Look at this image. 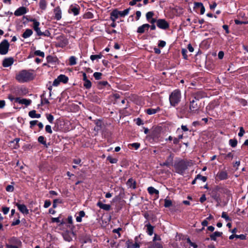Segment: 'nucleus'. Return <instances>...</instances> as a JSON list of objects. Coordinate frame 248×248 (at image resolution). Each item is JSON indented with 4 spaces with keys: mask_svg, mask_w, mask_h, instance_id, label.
Returning a JSON list of instances; mask_svg holds the SVG:
<instances>
[{
    "mask_svg": "<svg viewBox=\"0 0 248 248\" xmlns=\"http://www.w3.org/2000/svg\"><path fill=\"white\" fill-rule=\"evenodd\" d=\"M35 76L32 70H22L17 73L16 79L20 83H25L33 80Z\"/></svg>",
    "mask_w": 248,
    "mask_h": 248,
    "instance_id": "obj_1",
    "label": "nucleus"
},
{
    "mask_svg": "<svg viewBox=\"0 0 248 248\" xmlns=\"http://www.w3.org/2000/svg\"><path fill=\"white\" fill-rule=\"evenodd\" d=\"M181 98V92L179 90L173 91L170 95V104L172 106H175L180 101Z\"/></svg>",
    "mask_w": 248,
    "mask_h": 248,
    "instance_id": "obj_2",
    "label": "nucleus"
},
{
    "mask_svg": "<svg viewBox=\"0 0 248 248\" xmlns=\"http://www.w3.org/2000/svg\"><path fill=\"white\" fill-rule=\"evenodd\" d=\"M130 10V8H127L123 11H119L117 9L113 10L110 13L111 20L115 21L119 17H124L129 14Z\"/></svg>",
    "mask_w": 248,
    "mask_h": 248,
    "instance_id": "obj_3",
    "label": "nucleus"
},
{
    "mask_svg": "<svg viewBox=\"0 0 248 248\" xmlns=\"http://www.w3.org/2000/svg\"><path fill=\"white\" fill-rule=\"evenodd\" d=\"M175 171L181 175H184L188 168L187 163L184 160H181L174 164Z\"/></svg>",
    "mask_w": 248,
    "mask_h": 248,
    "instance_id": "obj_4",
    "label": "nucleus"
},
{
    "mask_svg": "<svg viewBox=\"0 0 248 248\" xmlns=\"http://www.w3.org/2000/svg\"><path fill=\"white\" fill-rule=\"evenodd\" d=\"M30 21L33 22L32 27L38 36H49L50 35V33L47 30H46L44 32L41 31L39 27L40 25L39 22L37 21L35 19H31Z\"/></svg>",
    "mask_w": 248,
    "mask_h": 248,
    "instance_id": "obj_5",
    "label": "nucleus"
},
{
    "mask_svg": "<svg viewBox=\"0 0 248 248\" xmlns=\"http://www.w3.org/2000/svg\"><path fill=\"white\" fill-rule=\"evenodd\" d=\"M9 46V43L7 40H3L0 43V54H6L8 52Z\"/></svg>",
    "mask_w": 248,
    "mask_h": 248,
    "instance_id": "obj_6",
    "label": "nucleus"
},
{
    "mask_svg": "<svg viewBox=\"0 0 248 248\" xmlns=\"http://www.w3.org/2000/svg\"><path fill=\"white\" fill-rule=\"evenodd\" d=\"M157 26L161 29L166 30L169 28V24L163 19H159L156 21Z\"/></svg>",
    "mask_w": 248,
    "mask_h": 248,
    "instance_id": "obj_7",
    "label": "nucleus"
},
{
    "mask_svg": "<svg viewBox=\"0 0 248 248\" xmlns=\"http://www.w3.org/2000/svg\"><path fill=\"white\" fill-rule=\"evenodd\" d=\"M58 42L56 45L57 46L64 47L68 44V40L63 36H60L58 38Z\"/></svg>",
    "mask_w": 248,
    "mask_h": 248,
    "instance_id": "obj_8",
    "label": "nucleus"
},
{
    "mask_svg": "<svg viewBox=\"0 0 248 248\" xmlns=\"http://www.w3.org/2000/svg\"><path fill=\"white\" fill-rule=\"evenodd\" d=\"M198 100L196 97L190 101L189 110L190 112H194L198 109V105L196 101Z\"/></svg>",
    "mask_w": 248,
    "mask_h": 248,
    "instance_id": "obj_9",
    "label": "nucleus"
},
{
    "mask_svg": "<svg viewBox=\"0 0 248 248\" xmlns=\"http://www.w3.org/2000/svg\"><path fill=\"white\" fill-rule=\"evenodd\" d=\"M28 11V9L27 8L22 6L20 7L15 11L14 15L16 16H19L26 14Z\"/></svg>",
    "mask_w": 248,
    "mask_h": 248,
    "instance_id": "obj_10",
    "label": "nucleus"
},
{
    "mask_svg": "<svg viewBox=\"0 0 248 248\" xmlns=\"http://www.w3.org/2000/svg\"><path fill=\"white\" fill-rule=\"evenodd\" d=\"M9 243L6 245H13L21 247L22 243L20 240L16 237H12L9 239Z\"/></svg>",
    "mask_w": 248,
    "mask_h": 248,
    "instance_id": "obj_11",
    "label": "nucleus"
},
{
    "mask_svg": "<svg viewBox=\"0 0 248 248\" xmlns=\"http://www.w3.org/2000/svg\"><path fill=\"white\" fill-rule=\"evenodd\" d=\"M80 8L77 5H71L68 10L69 13H72L74 16H77L79 14Z\"/></svg>",
    "mask_w": 248,
    "mask_h": 248,
    "instance_id": "obj_12",
    "label": "nucleus"
},
{
    "mask_svg": "<svg viewBox=\"0 0 248 248\" xmlns=\"http://www.w3.org/2000/svg\"><path fill=\"white\" fill-rule=\"evenodd\" d=\"M16 205L17 206L18 209L24 215H28L29 213V210L27 209L26 206L24 204H20L16 203Z\"/></svg>",
    "mask_w": 248,
    "mask_h": 248,
    "instance_id": "obj_13",
    "label": "nucleus"
},
{
    "mask_svg": "<svg viewBox=\"0 0 248 248\" xmlns=\"http://www.w3.org/2000/svg\"><path fill=\"white\" fill-rule=\"evenodd\" d=\"M15 101L20 104L25 105L26 106L30 105L31 103V100L30 99H27L26 98H20L19 97H16L15 99Z\"/></svg>",
    "mask_w": 248,
    "mask_h": 248,
    "instance_id": "obj_14",
    "label": "nucleus"
},
{
    "mask_svg": "<svg viewBox=\"0 0 248 248\" xmlns=\"http://www.w3.org/2000/svg\"><path fill=\"white\" fill-rule=\"evenodd\" d=\"M14 63V59L12 57L5 58L2 62V65L4 67H7L12 65Z\"/></svg>",
    "mask_w": 248,
    "mask_h": 248,
    "instance_id": "obj_15",
    "label": "nucleus"
},
{
    "mask_svg": "<svg viewBox=\"0 0 248 248\" xmlns=\"http://www.w3.org/2000/svg\"><path fill=\"white\" fill-rule=\"evenodd\" d=\"M54 17L57 20H59L62 18V11L60 7H56L53 11Z\"/></svg>",
    "mask_w": 248,
    "mask_h": 248,
    "instance_id": "obj_16",
    "label": "nucleus"
},
{
    "mask_svg": "<svg viewBox=\"0 0 248 248\" xmlns=\"http://www.w3.org/2000/svg\"><path fill=\"white\" fill-rule=\"evenodd\" d=\"M150 25L148 24H144L138 27L137 29V32L139 33H143L145 31H148L150 28Z\"/></svg>",
    "mask_w": 248,
    "mask_h": 248,
    "instance_id": "obj_17",
    "label": "nucleus"
},
{
    "mask_svg": "<svg viewBox=\"0 0 248 248\" xmlns=\"http://www.w3.org/2000/svg\"><path fill=\"white\" fill-rule=\"evenodd\" d=\"M217 176L221 180H225L228 178V173L226 171L222 170L218 172Z\"/></svg>",
    "mask_w": 248,
    "mask_h": 248,
    "instance_id": "obj_18",
    "label": "nucleus"
},
{
    "mask_svg": "<svg viewBox=\"0 0 248 248\" xmlns=\"http://www.w3.org/2000/svg\"><path fill=\"white\" fill-rule=\"evenodd\" d=\"M97 206L100 208L106 211H108L110 209V205L109 204H104L101 202H98L97 203Z\"/></svg>",
    "mask_w": 248,
    "mask_h": 248,
    "instance_id": "obj_19",
    "label": "nucleus"
},
{
    "mask_svg": "<svg viewBox=\"0 0 248 248\" xmlns=\"http://www.w3.org/2000/svg\"><path fill=\"white\" fill-rule=\"evenodd\" d=\"M160 110L159 107H157L156 108H148L145 111L149 115H152L159 112Z\"/></svg>",
    "mask_w": 248,
    "mask_h": 248,
    "instance_id": "obj_20",
    "label": "nucleus"
},
{
    "mask_svg": "<svg viewBox=\"0 0 248 248\" xmlns=\"http://www.w3.org/2000/svg\"><path fill=\"white\" fill-rule=\"evenodd\" d=\"M127 248H139L140 245L137 243H133L132 242L127 241L126 243Z\"/></svg>",
    "mask_w": 248,
    "mask_h": 248,
    "instance_id": "obj_21",
    "label": "nucleus"
},
{
    "mask_svg": "<svg viewBox=\"0 0 248 248\" xmlns=\"http://www.w3.org/2000/svg\"><path fill=\"white\" fill-rule=\"evenodd\" d=\"M126 185L132 189H135L136 187V182L132 178L128 179L126 183Z\"/></svg>",
    "mask_w": 248,
    "mask_h": 248,
    "instance_id": "obj_22",
    "label": "nucleus"
},
{
    "mask_svg": "<svg viewBox=\"0 0 248 248\" xmlns=\"http://www.w3.org/2000/svg\"><path fill=\"white\" fill-rule=\"evenodd\" d=\"M222 234V232H215L213 233L210 235V238L211 240L214 241L217 240V238L220 237Z\"/></svg>",
    "mask_w": 248,
    "mask_h": 248,
    "instance_id": "obj_23",
    "label": "nucleus"
},
{
    "mask_svg": "<svg viewBox=\"0 0 248 248\" xmlns=\"http://www.w3.org/2000/svg\"><path fill=\"white\" fill-rule=\"evenodd\" d=\"M58 80H59L60 82L65 83L67 82L68 78L64 75H60L58 77Z\"/></svg>",
    "mask_w": 248,
    "mask_h": 248,
    "instance_id": "obj_24",
    "label": "nucleus"
},
{
    "mask_svg": "<svg viewBox=\"0 0 248 248\" xmlns=\"http://www.w3.org/2000/svg\"><path fill=\"white\" fill-rule=\"evenodd\" d=\"M33 33V31L31 29H27L22 34L24 38H27L30 37Z\"/></svg>",
    "mask_w": 248,
    "mask_h": 248,
    "instance_id": "obj_25",
    "label": "nucleus"
},
{
    "mask_svg": "<svg viewBox=\"0 0 248 248\" xmlns=\"http://www.w3.org/2000/svg\"><path fill=\"white\" fill-rule=\"evenodd\" d=\"M29 116L31 118H39L41 117V114H37L36 111L34 110L30 111L29 112Z\"/></svg>",
    "mask_w": 248,
    "mask_h": 248,
    "instance_id": "obj_26",
    "label": "nucleus"
},
{
    "mask_svg": "<svg viewBox=\"0 0 248 248\" xmlns=\"http://www.w3.org/2000/svg\"><path fill=\"white\" fill-rule=\"evenodd\" d=\"M148 191L149 193L151 195L155 194L156 195H158L159 194V191L152 186H150L148 188Z\"/></svg>",
    "mask_w": 248,
    "mask_h": 248,
    "instance_id": "obj_27",
    "label": "nucleus"
},
{
    "mask_svg": "<svg viewBox=\"0 0 248 248\" xmlns=\"http://www.w3.org/2000/svg\"><path fill=\"white\" fill-rule=\"evenodd\" d=\"M46 59L47 62L49 63H54L56 62L57 61L56 57L50 55L47 56Z\"/></svg>",
    "mask_w": 248,
    "mask_h": 248,
    "instance_id": "obj_28",
    "label": "nucleus"
},
{
    "mask_svg": "<svg viewBox=\"0 0 248 248\" xmlns=\"http://www.w3.org/2000/svg\"><path fill=\"white\" fill-rule=\"evenodd\" d=\"M19 141H20V139L19 138H16V139H15L14 140H13V141H11L10 142V146H13L12 145V143H15V142H16V145L14 146V148H15V149L18 148L19 147V146H20L19 144Z\"/></svg>",
    "mask_w": 248,
    "mask_h": 248,
    "instance_id": "obj_29",
    "label": "nucleus"
},
{
    "mask_svg": "<svg viewBox=\"0 0 248 248\" xmlns=\"http://www.w3.org/2000/svg\"><path fill=\"white\" fill-rule=\"evenodd\" d=\"M38 141L39 142L42 144L46 147H47L46 142V140H45V138L43 136H40L38 137Z\"/></svg>",
    "mask_w": 248,
    "mask_h": 248,
    "instance_id": "obj_30",
    "label": "nucleus"
},
{
    "mask_svg": "<svg viewBox=\"0 0 248 248\" xmlns=\"http://www.w3.org/2000/svg\"><path fill=\"white\" fill-rule=\"evenodd\" d=\"M150 248H163V247L160 242H154L151 245Z\"/></svg>",
    "mask_w": 248,
    "mask_h": 248,
    "instance_id": "obj_31",
    "label": "nucleus"
},
{
    "mask_svg": "<svg viewBox=\"0 0 248 248\" xmlns=\"http://www.w3.org/2000/svg\"><path fill=\"white\" fill-rule=\"evenodd\" d=\"M40 8L42 10H45L46 7V3L45 0H41L39 2Z\"/></svg>",
    "mask_w": 248,
    "mask_h": 248,
    "instance_id": "obj_32",
    "label": "nucleus"
},
{
    "mask_svg": "<svg viewBox=\"0 0 248 248\" xmlns=\"http://www.w3.org/2000/svg\"><path fill=\"white\" fill-rule=\"evenodd\" d=\"M77 63V59L75 56H71L69 58V64L74 65Z\"/></svg>",
    "mask_w": 248,
    "mask_h": 248,
    "instance_id": "obj_33",
    "label": "nucleus"
},
{
    "mask_svg": "<svg viewBox=\"0 0 248 248\" xmlns=\"http://www.w3.org/2000/svg\"><path fill=\"white\" fill-rule=\"evenodd\" d=\"M237 144V141L236 139H230L229 140V144L232 147H235Z\"/></svg>",
    "mask_w": 248,
    "mask_h": 248,
    "instance_id": "obj_34",
    "label": "nucleus"
},
{
    "mask_svg": "<svg viewBox=\"0 0 248 248\" xmlns=\"http://www.w3.org/2000/svg\"><path fill=\"white\" fill-rule=\"evenodd\" d=\"M147 232L149 235H152L153 234L154 229L153 227L150 225H147Z\"/></svg>",
    "mask_w": 248,
    "mask_h": 248,
    "instance_id": "obj_35",
    "label": "nucleus"
},
{
    "mask_svg": "<svg viewBox=\"0 0 248 248\" xmlns=\"http://www.w3.org/2000/svg\"><path fill=\"white\" fill-rule=\"evenodd\" d=\"M102 57V55L101 54L99 55H92L90 56V59L92 61H94L97 59H100Z\"/></svg>",
    "mask_w": 248,
    "mask_h": 248,
    "instance_id": "obj_36",
    "label": "nucleus"
},
{
    "mask_svg": "<svg viewBox=\"0 0 248 248\" xmlns=\"http://www.w3.org/2000/svg\"><path fill=\"white\" fill-rule=\"evenodd\" d=\"M107 160L109 161L110 163H112V164H115L117 162V159L116 158H112L111 156H108L107 157Z\"/></svg>",
    "mask_w": 248,
    "mask_h": 248,
    "instance_id": "obj_37",
    "label": "nucleus"
},
{
    "mask_svg": "<svg viewBox=\"0 0 248 248\" xmlns=\"http://www.w3.org/2000/svg\"><path fill=\"white\" fill-rule=\"evenodd\" d=\"M84 86L86 89H89L92 86V83L91 82V81L89 80H86L84 81Z\"/></svg>",
    "mask_w": 248,
    "mask_h": 248,
    "instance_id": "obj_38",
    "label": "nucleus"
},
{
    "mask_svg": "<svg viewBox=\"0 0 248 248\" xmlns=\"http://www.w3.org/2000/svg\"><path fill=\"white\" fill-rule=\"evenodd\" d=\"M34 55H36V56H39L42 57L43 58H44L45 57V53L43 51H41V50H36L34 52Z\"/></svg>",
    "mask_w": 248,
    "mask_h": 248,
    "instance_id": "obj_39",
    "label": "nucleus"
},
{
    "mask_svg": "<svg viewBox=\"0 0 248 248\" xmlns=\"http://www.w3.org/2000/svg\"><path fill=\"white\" fill-rule=\"evenodd\" d=\"M63 238L66 241L70 242L72 240V238L69 236L68 233H65L63 235Z\"/></svg>",
    "mask_w": 248,
    "mask_h": 248,
    "instance_id": "obj_40",
    "label": "nucleus"
},
{
    "mask_svg": "<svg viewBox=\"0 0 248 248\" xmlns=\"http://www.w3.org/2000/svg\"><path fill=\"white\" fill-rule=\"evenodd\" d=\"M172 205V202L170 200L166 199L165 200L164 206L165 207H169Z\"/></svg>",
    "mask_w": 248,
    "mask_h": 248,
    "instance_id": "obj_41",
    "label": "nucleus"
},
{
    "mask_svg": "<svg viewBox=\"0 0 248 248\" xmlns=\"http://www.w3.org/2000/svg\"><path fill=\"white\" fill-rule=\"evenodd\" d=\"M101 76L102 73L100 72H95L93 74V77L97 80L100 79L101 78Z\"/></svg>",
    "mask_w": 248,
    "mask_h": 248,
    "instance_id": "obj_42",
    "label": "nucleus"
},
{
    "mask_svg": "<svg viewBox=\"0 0 248 248\" xmlns=\"http://www.w3.org/2000/svg\"><path fill=\"white\" fill-rule=\"evenodd\" d=\"M196 179H198L199 180H200L201 181H202V182H204L206 181L207 180V178L205 176H202L200 174H198L196 176Z\"/></svg>",
    "mask_w": 248,
    "mask_h": 248,
    "instance_id": "obj_43",
    "label": "nucleus"
},
{
    "mask_svg": "<svg viewBox=\"0 0 248 248\" xmlns=\"http://www.w3.org/2000/svg\"><path fill=\"white\" fill-rule=\"evenodd\" d=\"M154 15V13L152 12H148L146 13V16L147 19L149 21L150 19H151Z\"/></svg>",
    "mask_w": 248,
    "mask_h": 248,
    "instance_id": "obj_44",
    "label": "nucleus"
},
{
    "mask_svg": "<svg viewBox=\"0 0 248 248\" xmlns=\"http://www.w3.org/2000/svg\"><path fill=\"white\" fill-rule=\"evenodd\" d=\"M221 217L222 218H224L226 220V221H230L231 220L230 218L228 217V216L227 215V214L225 212H223L222 213Z\"/></svg>",
    "mask_w": 248,
    "mask_h": 248,
    "instance_id": "obj_45",
    "label": "nucleus"
},
{
    "mask_svg": "<svg viewBox=\"0 0 248 248\" xmlns=\"http://www.w3.org/2000/svg\"><path fill=\"white\" fill-rule=\"evenodd\" d=\"M46 131L49 134L52 133V131L51 129V127L49 125H46L45 127Z\"/></svg>",
    "mask_w": 248,
    "mask_h": 248,
    "instance_id": "obj_46",
    "label": "nucleus"
},
{
    "mask_svg": "<svg viewBox=\"0 0 248 248\" xmlns=\"http://www.w3.org/2000/svg\"><path fill=\"white\" fill-rule=\"evenodd\" d=\"M187 243H188L189 244V245L191 247H193L194 248H197V245L195 243L192 242L189 238L187 239Z\"/></svg>",
    "mask_w": 248,
    "mask_h": 248,
    "instance_id": "obj_47",
    "label": "nucleus"
},
{
    "mask_svg": "<svg viewBox=\"0 0 248 248\" xmlns=\"http://www.w3.org/2000/svg\"><path fill=\"white\" fill-rule=\"evenodd\" d=\"M14 186L12 185H8L6 188V190L8 192H13L14 191Z\"/></svg>",
    "mask_w": 248,
    "mask_h": 248,
    "instance_id": "obj_48",
    "label": "nucleus"
},
{
    "mask_svg": "<svg viewBox=\"0 0 248 248\" xmlns=\"http://www.w3.org/2000/svg\"><path fill=\"white\" fill-rule=\"evenodd\" d=\"M213 103H211L209 105H208L206 108V110L208 111V113H209V115H211L209 111H210L212 109H213Z\"/></svg>",
    "mask_w": 248,
    "mask_h": 248,
    "instance_id": "obj_49",
    "label": "nucleus"
},
{
    "mask_svg": "<svg viewBox=\"0 0 248 248\" xmlns=\"http://www.w3.org/2000/svg\"><path fill=\"white\" fill-rule=\"evenodd\" d=\"M47 120L50 123H53V121L54 120V117L53 115H52L51 114H48L47 117Z\"/></svg>",
    "mask_w": 248,
    "mask_h": 248,
    "instance_id": "obj_50",
    "label": "nucleus"
},
{
    "mask_svg": "<svg viewBox=\"0 0 248 248\" xmlns=\"http://www.w3.org/2000/svg\"><path fill=\"white\" fill-rule=\"evenodd\" d=\"M130 146L137 150L140 147V144L139 143H133L132 144H131Z\"/></svg>",
    "mask_w": 248,
    "mask_h": 248,
    "instance_id": "obj_51",
    "label": "nucleus"
},
{
    "mask_svg": "<svg viewBox=\"0 0 248 248\" xmlns=\"http://www.w3.org/2000/svg\"><path fill=\"white\" fill-rule=\"evenodd\" d=\"M9 208L7 207H3L2 209V212L4 215L7 214L9 211Z\"/></svg>",
    "mask_w": 248,
    "mask_h": 248,
    "instance_id": "obj_52",
    "label": "nucleus"
},
{
    "mask_svg": "<svg viewBox=\"0 0 248 248\" xmlns=\"http://www.w3.org/2000/svg\"><path fill=\"white\" fill-rule=\"evenodd\" d=\"M166 43L165 41L161 40L159 41L158 45L159 47H163L166 46Z\"/></svg>",
    "mask_w": 248,
    "mask_h": 248,
    "instance_id": "obj_53",
    "label": "nucleus"
},
{
    "mask_svg": "<svg viewBox=\"0 0 248 248\" xmlns=\"http://www.w3.org/2000/svg\"><path fill=\"white\" fill-rule=\"evenodd\" d=\"M37 122H38L37 120H33V121H30V127L32 128V127L33 126H34L35 125H36L37 124Z\"/></svg>",
    "mask_w": 248,
    "mask_h": 248,
    "instance_id": "obj_54",
    "label": "nucleus"
},
{
    "mask_svg": "<svg viewBox=\"0 0 248 248\" xmlns=\"http://www.w3.org/2000/svg\"><path fill=\"white\" fill-rule=\"evenodd\" d=\"M245 133V131L242 127H240V131L238 133V136L239 137H242Z\"/></svg>",
    "mask_w": 248,
    "mask_h": 248,
    "instance_id": "obj_55",
    "label": "nucleus"
},
{
    "mask_svg": "<svg viewBox=\"0 0 248 248\" xmlns=\"http://www.w3.org/2000/svg\"><path fill=\"white\" fill-rule=\"evenodd\" d=\"M51 205V202L49 201H46L44 205L45 208H48Z\"/></svg>",
    "mask_w": 248,
    "mask_h": 248,
    "instance_id": "obj_56",
    "label": "nucleus"
},
{
    "mask_svg": "<svg viewBox=\"0 0 248 248\" xmlns=\"http://www.w3.org/2000/svg\"><path fill=\"white\" fill-rule=\"evenodd\" d=\"M187 50L186 49H182V53L183 54V56H184V58L185 59H186L187 55H186Z\"/></svg>",
    "mask_w": 248,
    "mask_h": 248,
    "instance_id": "obj_57",
    "label": "nucleus"
},
{
    "mask_svg": "<svg viewBox=\"0 0 248 248\" xmlns=\"http://www.w3.org/2000/svg\"><path fill=\"white\" fill-rule=\"evenodd\" d=\"M141 0H132L130 2L129 4L130 5H134L136 4L137 2L140 1Z\"/></svg>",
    "mask_w": 248,
    "mask_h": 248,
    "instance_id": "obj_58",
    "label": "nucleus"
},
{
    "mask_svg": "<svg viewBox=\"0 0 248 248\" xmlns=\"http://www.w3.org/2000/svg\"><path fill=\"white\" fill-rule=\"evenodd\" d=\"M60 83V81L58 80V78L54 80L53 83V85L54 86H57Z\"/></svg>",
    "mask_w": 248,
    "mask_h": 248,
    "instance_id": "obj_59",
    "label": "nucleus"
},
{
    "mask_svg": "<svg viewBox=\"0 0 248 248\" xmlns=\"http://www.w3.org/2000/svg\"><path fill=\"white\" fill-rule=\"evenodd\" d=\"M224 56V52L222 51H220L218 52V57L219 59H222Z\"/></svg>",
    "mask_w": 248,
    "mask_h": 248,
    "instance_id": "obj_60",
    "label": "nucleus"
},
{
    "mask_svg": "<svg viewBox=\"0 0 248 248\" xmlns=\"http://www.w3.org/2000/svg\"><path fill=\"white\" fill-rule=\"evenodd\" d=\"M20 221L19 219H16V220L13 221L12 223V226H15L18 225L20 223Z\"/></svg>",
    "mask_w": 248,
    "mask_h": 248,
    "instance_id": "obj_61",
    "label": "nucleus"
},
{
    "mask_svg": "<svg viewBox=\"0 0 248 248\" xmlns=\"http://www.w3.org/2000/svg\"><path fill=\"white\" fill-rule=\"evenodd\" d=\"M223 29L225 30L226 33L228 34L229 33V27L228 25H224L223 26Z\"/></svg>",
    "mask_w": 248,
    "mask_h": 248,
    "instance_id": "obj_62",
    "label": "nucleus"
},
{
    "mask_svg": "<svg viewBox=\"0 0 248 248\" xmlns=\"http://www.w3.org/2000/svg\"><path fill=\"white\" fill-rule=\"evenodd\" d=\"M206 200V197L205 196V195H202V196L200 198V201L202 203L204 201H205Z\"/></svg>",
    "mask_w": 248,
    "mask_h": 248,
    "instance_id": "obj_63",
    "label": "nucleus"
},
{
    "mask_svg": "<svg viewBox=\"0 0 248 248\" xmlns=\"http://www.w3.org/2000/svg\"><path fill=\"white\" fill-rule=\"evenodd\" d=\"M6 248H20V246H16L13 245H6Z\"/></svg>",
    "mask_w": 248,
    "mask_h": 248,
    "instance_id": "obj_64",
    "label": "nucleus"
}]
</instances>
